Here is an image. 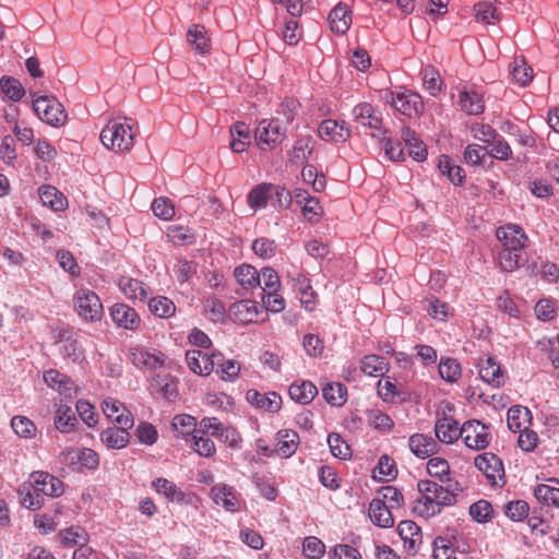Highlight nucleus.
Masks as SVG:
<instances>
[{
    "label": "nucleus",
    "instance_id": "f257e3e1",
    "mask_svg": "<svg viewBox=\"0 0 559 559\" xmlns=\"http://www.w3.org/2000/svg\"><path fill=\"white\" fill-rule=\"evenodd\" d=\"M417 487L421 498L416 501L414 510L420 516H435L441 512L443 507L452 506L456 501L453 491L436 481L419 480Z\"/></svg>",
    "mask_w": 559,
    "mask_h": 559
},
{
    "label": "nucleus",
    "instance_id": "f03ea898",
    "mask_svg": "<svg viewBox=\"0 0 559 559\" xmlns=\"http://www.w3.org/2000/svg\"><path fill=\"white\" fill-rule=\"evenodd\" d=\"M134 135L127 121L110 120L100 132V141L107 148L124 153L133 146Z\"/></svg>",
    "mask_w": 559,
    "mask_h": 559
},
{
    "label": "nucleus",
    "instance_id": "7ed1b4c3",
    "mask_svg": "<svg viewBox=\"0 0 559 559\" xmlns=\"http://www.w3.org/2000/svg\"><path fill=\"white\" fill-rule=\"evenodd\" d=\"M33 109L41 121L52 127L63 126L68 118L62 104L52 96L37 97L33 102Z\"/></svg>",
    "mask_w": 559,
    "mask_h": 559
},
{
    "label": "nucleus",
    "instance_id": "20e7f679",
    "mask_svg": "<svg viewBox=\"0 0 559 559\" xmlns=\"http://www.w3.org/2000/svg\"><path fill=\"white\" fill-rule=\"evenodd\" d=\"M74 306L78 314L86 321H98L103 316V305L99 297L92 290L81 289L74 295Z\"/></svg>",
    "mask_w": 559,
    "mask_h": 559
},
{
    "label": "nucleus",
    "instance_id": "39448f33",
    "mask_svg": "<svg viewBox=\"0 0 559 559\" xmlns=\"http://www.w3.org/2000/svg\"><path fill=\"white\" fill-rule=\"evenodd\" d=\"M461 438H463L466 447L476 451L487 448L491 440L489 428L476 419L463 424Z\"/></svg>",
    "mask_w": 559,
    "mask_h": 559
},
{
    "label": "nucleus",
    "instance_id": "423d86ee",
    "mask_svg": "<svg viewBox=\"0 0 559 559\" xmlns=\"http://www.w3.org/2000/svg\"><path fill=\"white\" fill-rule=\"evenodd\" d=\"M397 111L407 117H417L424 111V103L417 93L391 92L386 99Z\"/></svg>",
    "mask_w": 559,
    "mask_h": 559
},
{
    "label": "nucleus",
    "instance_id": "0eeeda50",
    "mask_svg": "<svg viewBox=\"0 0 559 559\" xmlns=\"http://www.w3.org/2000/svg\"><path fill=\"white\" fill-rule=\"evenodd\" d=\"M254 138L258 145L275 146L285 139V130H283L278 118L272 120H262L255 129Z\"/></svg>",
    "mask_w": 559,
    "mask_h": 559
},
{
    "label": "nucleus",
    "instance_id": "6e6552de",
    "mask_svg": "<svg viewBox=\"0 0 559 559\" xmlns=\"http://www.w3.org/2000/svg\"><path fill=\"white\" fill-rule=\"evenodd\" d=\"M222 360L221 353L207 355L199 349L187 350L186 361L189 369L199 376H209L215 369V364Z\"/></svg>",
    "mask_w": 559,
    "mask_h": 559
},
{
    "label": "nucleus",
    "instance_id": "1a4fd4ad",
    "mask_svg": "<svg viewBox=\"0 0 559 559\" xmlns=\"http://www.w3.org/2000/svg\"><path fill=\"white\" fill-rule=\"evenodd\" d=\"M475 466L484 473L492 485L497 484V479H503L504 477L502 461L491 452L477 455L475 457Z\"/></svg>",
    "mask_w": 559,
    "mask_h": 559
},
{
    "label": "nucleus",
    "instance_id": "9d476101",
    "mask_svg": "<svg viewBox=\"0 0 559 559\" xmlns=\"http://www.w3.org/2000/svg\"><path fill=\"white\" fill-rule=\"evenodd\" d=\"M29 480L34 484L35 491L49 497H59L63 493V483L47 472H33Z\"/></svg>",
    "mask_w": 559,
    "mask_h": 559
},
{
    "label": "nucleus",
    "instance_id": "9b49d317",
    "mask_svg": "<svg viewBox=\"0 0 559 559\" xmlns=\"http://www.w3.org/2000/svg\"><path fill=\"white\" fill-rule=\"evenodd\" d=\"M497 239L501 242L502 249L522 251L527 237L519 225H507L499 227L496 233Z\"/></svg>",
    "mask_w": 559,
    "mask_h": 559
},
{
    "label": "nucleus",
    "instance_id": "f8f14e48",
    "mask_svg": "<svg viewBox=\"0 0 559 559\" xmlns=\"http://www.w3.org/2000/svg\"><path fill=\"white\" fill-rule=\"evenodd\" d=\"M103 412L107 418L118 426H133V416L131 412L116 399L107 397L104 400Z\"/></svg>",
    "mask_w": 559,
    "mask_h": 559
},
{
    "label": "nucleus",
    "instance_id": "ddd939ff",
    "mask_svg": "<svg viewBox=\"0 0 559 559\" xmlns=\"http://www.w3.org/2000/svg\"><path fill=\"white\" fill-rule=\"evenodd\" d=\"M246 400L258 409L276 413L281 409L282 397L276 392L260 393L254 389H250L246 393Z\"/></svg>",
    "mask_w": 559,
    "mask_h": 559
},
{
    "label": "nucleus",
    "instance_id": "4468645a",
    "mask_svg": "<svg viewBox=\"0 0 559 559\" xmlns=\"http://www.w3.org/2000/svg\"><path fill=\"white\" fill-rule=\"evenodd\" d=\"M211 497L217 506H222L226 511L236 512L240 509V499L230 486L225 484L214 485L211 489Z\"/></svg>",
    "mask_w": 559,
    "mask_h": 559
},
{
    "label": "nucleus",
    "instance_id": "2eb2a0df",
    "mask_svg": "<svg viewBox=\"0 0 559 559\" xmlns=\"http://www.w3.org/2000/svg\"><path fill=\"white\" fill-rule=\"evenodd\" d=\"M43 379L49 388L56 390L66 397H72L76 393V388L73 381L57 369H49L45 371Z\"/></svg>",
    "mask_w": 559,
    "mask_h": 559
},
{
    "label": "nucleus",
    "instance_id": "dca6fc26",
    "mask_svg": "<svg viewBox=\"0 0 559 559\" xmlns=\"http://www.w3.org/2000/svg\"><path fill=\"white\" fill-rule=\"evenodd\" d=\"M110 316L114 322L127 330H135L141 322L136 311L128 305L116 304L110 308Z\"/></svg>",
    "mask_w": 559,
    "mask_h": 559
},
{
    "label": "nucleus",
    "instance_id": "f3484780",
    "mask_svg": "<svg viewBox=\"0 0 559 559\" xmlns=\"http://www.w3.org/2000/svg\"><path fill=\"white\" fill-rule=\"evenodd\" d=\"M259 314L258 304L253 300H240L229 308V317L233 321L248 324L254 322Z\"/></svg>",
    "mask_w": 559,
    "mask_h": 559
},
{
    "label": "nucleus",
    "instance_id": "a211bd4d",
    "mask_svg": "<svg viewBox=\"0 0 559 559\" xmlns=\"http://www.w3.org/2000/svg\"><path fill=\"white\" fill-rule=\"evenodd\" d=\"M477 366L479 377L483 381L493 388H499L503 384L502 370L493 357L480 359Z\"/></svg>",
    "mask_w": 559,
    "mask_h": 559
},
{
    "label": "nucleus",
    "instance_id": "6ab92c4d",
    "mask_svg": "<svg viewBox=\"0 0 559 559\" xmlns=\"http://www.w3.org/2000/svg\"><path fill=\"white\" fill-rule=\"evenodd\" d=\"M408 445L414 455L426 459L438 452V442L430 436L415 433L409 437Z\"/></svg>",
    "mask_w": 559,
    "mask_h": 559
},
{
    "label": "nucleus",
    "instance_id": "aec40b11",
    "mask_svg": "<svg viewBox=\"0 0 559 559\" xmlns=\"http://www.w3.org/2000/svg\"><path fill=\"white\" fill-rule=\"evenodd\" d=\"M318 132L322 140L333 141L336 143L345 142L350 135V131L344 122L338 123L336 120L332 119L322 121Z\"/></svg>",
    "mask_w": 559,
    "mask_h": 559
},
{
    "label": "nucleus",
    "instance_id": "412c9836",
    "mask_svg": "<svg viewBox=\"0 0 559 559\" xmlns=\"http://www.w3.org/2000/svg\"><path fill=\"white\" fill-rule=\"evenodd\" d=\"M369 518L374 525L383 528L392 527L394 525L392 509L384 504V500H371L369 504Z\"/></svg>",
    "mask_w": 559,
    "mask_h": 559
},
{
    "label": "nucleus",
    "instance_id": "4be33fe9",
    "mask_svg": "<svg viewBox=\"0 0 559 559\" xmlns=\"http://www.w3.org/2000/svg\"><path fill=\"white\" fill-rule=\"evenodd\" d=\"M435 432L438 440L447 444L455 442L461 437V428H459L457 421L451 417L438 419Z\"/></svg>",
    "mask_w": 559,
    "mask_h": 559
},
{
    "label": "nucleus",
    "instance_id": "5701e85b",
    "mask_svg": "<svg viewBox=\"0 0 559 559\" xmlns=\"http://www.w3.org/2000/svg\"><path fill=\"white\" fill-rule=\"evenodd\" d=\"M397 531L404 540V546L409 551L416 552L423 539L420 527L413 521H402Z\"/></svg>",
    "mask_w": 559,
    "mask_h": 559
},
{
    "label": "nucleus",
    "instance_id": "b1692460",
    "mask_svg": "<svg viewBox=\"0 0 559 559\" xmlns=\"http://www.w3.org/2000/svg\"><path fill=\"white\" fill-rule=\"evenodd\" d=\"M129 428L127 426L109 427L100 433V440L108 449H122L130 441Z\"/></svg>",
    "mask_w": 559,
    "mask_h": 559
},
{
    "label": "nucleus",
    "instance_id": "393cba45",
    "mask_svg": "<svg viewBox=\"0 0 559 559\" xmlns=\"http://www.w3.org/2000/svg\"><path fill=\"white\" fill-rule=\"evenodd\" d=\"M298 443L299 436L295 430H280L276 433V454L282 457H289L296 452Z\"/></svg>",
    "mask_w": 559,
    "mask_h": 559
},
{
    "label": "nucleus",
    "instance_id": "a878e982",
    "mask_svg": "<svg viewBox=\"0 0 559 559\" xmlns=\"http://www.w3.org/2000/svg\"><path fill=\"white\" fill-rule=\"evenodd\" d=\"M329 23L332 32L345 34L352 24V15L348 7L342 2L335 5L329 14Z\"/></svg>",
    "mask_w": 559,
    "mask_h": 559
},
{
    "label": "nucleus",
    "instance_id": "bb28decb",
    "mask_svg": "<svg viewBox=\"0 0 559 559\" xmlns=\"http://www.w3.org/2000/svg\"><path fill=\"white\" fill-rule=\"evenodd\" d=\"M353 116L357 122H360L364 127L379 130L382 124L380 115L374 108L367 103L357 105L353 109Z\"/></svg>",
    "mask_w": 559,
    "mask_h": 559
},
{
    "label": "nucleus",
    "instance_id": "cd10ccee",
    "mask_svg": "<svg viewBox=\"0 0 559 559\" xmlns=\"http://www.w3.org/2000/svg\"><path fill=\"white\" fill-rule=\"evenodd\" d=\"M129 360L139 369L153 370L162 366V360L154 354L140 347L129 349Z\"/></svg>",
    "mask_w": 559,
    "mask_h": 559
},
{
    "label": "nucleus",
    "instance_id": "c85d7f7f",
    "mask_svg": "<svg viewBox=\"0 0 559 559\" xmlns=\"http://www.w3.org/2000/svg\"><path fill=\"white\" fill-rule=\"evenodd\" d=\"M119 288L131 300L144 301L147 297V289L143 282L122 276L119 280Z\"/></svg>",
    "mask_w": 559,
    "mask_h": 559
},
{
    "label": "nucleus",
    "instance_id": "c756f323",
    "mask_svg": "<svg viewBox=\"0 0 559 559\" xmlns=\"http://www.w3.org/2000/svg\"><path fill=\"white\" fill-rule=\"evenodd\" d=\"M39 197L44 205L53 211H63L68 205L67 198L52 186L39 188Z\"/></svg>",
    "mask_w": 559,
    "mask_h": 559
},
{
    "label": "nucleus",
    "instance_id": "7c9ffc66",
    "mask_svg": "<svg viewBox=\"0 0 559 559\" xmlns=\"http://www.w3.org/2000/svg\"><path fill=\"white\" fill-rule=\"evenodd\" d=\"M230 148L236 153L245 152L250 144V130L245 122H236L230 128Z\"/></svg>",
    "mask_w": 559,
    "mask_h": 559
},
{
    "label": "nucleus",
    "instance_id": "2f4dec72",
    "mask_svg": "<svg viewBox=\"0 0 559 559\" xmlns=\"http://www.w3.org/2000/svg\"><path fill=\"white\" fill-rule=\"evenodd\" d=\"M234 275L243 289H252L261 285L260 274L250 264L237 266Z\"/></svg>",
    "mask_w": 559,
    "mask_h": 559
},
{
    "label": "nucleus",
    "instance_id": "473e14b6",
    "mask_svg": "<svg viewBox=\"0 0 559 559\" xmlns=\"http://www.w3.org/2000/svg\"><path fill=\"white\" fill-rule=\"evenodd\" d=\"M78 419L72 408L66 404H60L55 416L56 428L62 433H68L74 429Z\"/></svg>",
    "mask_w": 559,
    "mask_h": 559
},
{
    "label": "nucleus",
    "instance_id": "72a5a7b5",
    "mask_svg": "<svg viewBox=\"0 0 559 559\" xmlns=\"http://www.w3.org/2000/svg\"><path fill=\"white\" fill-rule=\"evenodd\" d=\"M318 394L317 386L310 381L293 383L289 386V396L300 404H309Z\"/></svg>",
    "mask_w": 559,
    "mask_h": 559
},
{
    "label": "nucleus",
    "instance_id": "f704fd0d",
    "mask_svg": "<svg viewBox=\"0 0 559 559\" xmlns=\"http://www.w3.org/2000/svg\"><path fill=\"white\" fill-rule=\"evenodd\" d=\"M22 506L29 510H37L43 506V496L35 491L34 484L31 480L22 484L17 490Z\"/></svg>",
    "mask_w": 559,
    "mask_h": 559
},
{
    "label": "nucleus",
    "instance_id": "c9c22d12",
    "mask_svg": "<svg viewBox=\"0 0 559 559\" xmlns=\"http://www.w3.org/2000/svg\"><path fill=\"white\" fill-rule=\"evenodd\" d=\"M153 488L165 496L169 501L181 503L185 501V492L177 485L166 478H157L153 481Z\"/></svg>",
    "mask_w": 559,
    "mask_h": 559
},
{
    "label": "nucleus",
    "instance_id": "e433bc0d",
    "mask_svg": "<svg viewBox=\"0 0 559 559\" xmlns=\"http://www.w3.org/2000/svg\"><path fill=\"white\" fill-rule=\"evenodd\" d=\"M388 361L378 355H368L361 361V371L371 377H382L388 371Z\"/></svg>",
    "mask_w": 559,
    "mask_h": 559
},
{
    "label": "nucleus",
    "instance_id": "4c0bfd02",
    "mask_svg": "<svg viewBox=\"0 0 559 559\" xmlns=\"http://www.w3.org/2000/svg\"><path fill=\"white\" fill-rule=\"evenodd\" d=\"M462 110L469 115H478L484 111V103L481 96L474 92H462L459 99Z\"/></svg>",
    "mask_w": 559,
    "mask_h": 559
},
{
    "label": "nucleus",
    "instance_id": "58836bf2",
    "mask_svg": "<svg viewBox=\"0 0 559 559\" xmlns=\"http://www.w3.org/2000/svg\"><path fill=\"white\" fill-rule=\"evenodd\" d=\"M1 93L13 102H19L25 94V90L19 80L3 75L0 79Z\"/></svg>",
    "mask_w": 559,
    "mask_h": 559
},
{
    "label": "nucleus",
    "instance_id": "ea45409f",
    "mask_svg": "<svg viewBox=\"0 0 559 559\" xmlns=\"http://www.w3.org/2000/svg\"><path fill=\"white\" fill-rule=\"evenodd\" d=\"M531 412L523 406H512L508 411L507 424L510 430L521 431L522 427L530 420Z\"/></svg>",
    "mask_w": 559,
    "mask_h": 559
},
{
    "label": "nucleus",
    "instance_id": "a19ab883",
    "mask_svg": "<svg viewBox=\"0 0 559 559\" xmlns=\"http://www.w3.org/2000/svg\"><path fill=\"white\" fill-rule=\"evenodd\" d=\"M324 400L333 406H342L346 401L347 389L342 383H328L322 389Z\"/></svg>",
    "mask_w": 559,
    "mask_h": 559
},
{
    "label": "nucleus",
    "instance_id": "79ce46f5",
    "mask_svg": "<svg viewBox=\"0 0 559 559\" xmlns=\"http://www.w3.org/2000/svg\"><path fill=\"white\" fill-rule=\"evenodd\" d=\"M313 140L311 136L298 139L292 150L290 160L295 164L304 163L312 153Z\"/></svg>",
    "mask_w": 559,
    "mask_h": 559
},
{
    "label": "nucleus",
    "instance_id": "37998d69",
    "mask_svg": "<svg viewBox=\"0 0 559 559\" xmlns=\"http://www.w3.org/2000/svg\"><path fill=\"white\" fill-rule=\"evenodd\" d=\"M61 543L67 547L75 545L85 546L87 533L81 526H71L59 533Z\"/></svg>",
    "mask_w": 559,
    "mask_h": 559
},
{
    "label": "nucleus",
    "instance_id": "c03bdc74",
    "mask_svg": "<svg viewBox=\"0 0 559 559\" xmlns=\"http://www.w3.org/2000/svg\"><path fill=\"white\" fill-rule=\"evenodd\" d=\"M148 308L158 318H169L176 311L175 304L167 297H154L148 302Z\"/></svg>",
    "mask_w": 559,
    "mask_h": 559
},
{
    "label": "nucleus",
    "instance_id": "a18cd8bd",
    "mask_svg": "<svg viewBox=\"0 0 559 559\" xmlns=\"http://www.w3.org/2000/svg\"><path fill=\"white\" fill-rule=\"evenodd\" d=\"M511 67V73L516 83L524 86L532 81L533 69L526 63L524 58H515Z\"/></svg>",
    "mask_w": 559,
    "mask_h": 559
},
{
    "label": "nucleus",
    "instance_id": "49530a36",
    "mask_svg": "<svg viewBox=\"0 0 559 559\" xmlns=\"http://www.w3.org/2000/svg\"><path fill=\"white\" fill-rule=\"evenodd\" d=\"M272 185H260L253 188L248 194V204L251 209L265 207L271 197Z\"/></svg>",
    "mask_w": 559,
    "mask_h": 559
},
{
    "label": "nucleus",
    "instance_id": "de8ad7c7",
    "mask_svg": "<svg viewBox=\"0 0 559 559\" xmlns=\"http://www.w3.org/2000/svg\"><path fill=\"white\" fill-rule=\"evenodd\" d=\"M11 427L14 430V432L21 438L31 439L36 436L37 428L35 424L25 416L12 417Z\"/></svg>",
    "mask_w": 559,
    "mask_h": 559
},
{
    "label": "nucleus",
    "instance_id": "09e8293b",
    "mask_svg": "<svg viewBox=\"0 0 559 559\" xmlns=\"http://www.w3.org/2000/svg\"><path fill=\"white\" fill-rule=\"evenodd\" d=\"M187 37L189 44L192 45L199 52L205 53L209 51V39L203 26L193 25L191 28H189Z\"/></svg>",
    "mask_w": 559,
    "mask_h": 559
},
{
    "label": "nucleus",
    "instance_id": "8fccbe9b",
    "mask_svg": "<svg viewBox=\"0 0 559 559\" xmlns=\"http://www.w3.org/2000/svg\"><path fill=\"white\" fill-rule=\"evenodd\" d=\"M522 251L510 249H502L499 253L500 266L506 272H512L518 269L522 263Z\"/></svg>",
    "mask_w": 559,
    "mask_h": 559
},
{
    "label": "nucleus",
    "instance_id": "3c124183",
    "mask_svg": "<svg viewBox=\"0 0 559 559\" xmlns=\"http://www.w3.org/2000/svg\"><path fill=\"white\" fill-rule=\"evenodd\" d=\"M427 472L431 477L440 481L450 480V465L448 461L441 457H431L427 463Z\"/></svg>",
    "mask_w": 559,
    "mask_h": 559
},
{
    "label": "nucleus",
    "instance_id": "603ef678",
    "mask_svg": "<svg viewBox=\"0 0 559 559\" xmlns=\"http://www.w3.org/2000/svg\"><path fill=\"white\" fill-rule=\"evenodd\" d=\"M493 0H484L474 5L477 21L490 24V20L499 21V13L492 4Z\"/></svg>",
    "mask_w": 559,
    "mask_h": 559
},
{
    "label": "nucleus",
    "instance_id": "864d4df0",
    "mask_svg": "<svg viewBox=\"0 0 559 559\" xmlns=\"http://www.w3.org/2000/svg\"><path fill=\"white\" fill-rule=\"evenodd\" d=\"M423 82L427 92L431 96H437L441 92L442 81L438 71L432 67H427L423 70Z\"/></svg>",
    "mask_w": 559,
    "mask_h": 559
},
{
    "label": "nucleus",
    "instance_id": "5fc2aeb1",
    "mask_svg": "<svg viewBox=\"0 0 559 559\" xmlns=\"http://www.w3.org/2000/svg\"><path fill=\"white\" fill-rule=\"evenodd\" d=\"M328 443L331 453L338 459L346 460L352 455L349 445L343 440V438L335 432H332L328 437Z\"/></svg>",
    "mask_w": 559,
    "mask_h": 559
},
{
    "label": "nucleus",
    "instance_id": "6e6d98bb",
    "mask_svg": "<svg viewBox=\"0 0 559 559\" xmlns=\"http://www.w3.org/2000/svg\"><path fill=\"white\" fill-rule=\"evenodd\" d=\"M214 370L223 380H234L239 374L240 365L234 359L225 360L222 355V360L218 364H215Z\"/></svg>",
    "mask_w": 559,
    "mask_h": 559
},
{
    "label": "nucleus",
    "instance_id": "4d7b16f0",
    "mask_svg": "<svg viewBox=\"0 0 559 559\" xmlns=\"http://www.w3.org/2000/svg\"><path fill=\"white\" fill-rule=\"evenodd\" d=\"M492 507L486 500H478L469 507L471 516L478 523H487L492 518Z\"/></svg>",
    "mask_w": 559,
    "mask_h": 559
},
{
    "label": "nucleus",
    "instance_id": "13d9d810",
    "mask_svg": "<svg viewBox=\"0 0 559 559\" xmlns=\"http://www.w3.org/2000/svg\"><path fill=\"white\" fill-rule=\"evenodd\" d=\"M439 374L448 382H455L461 374V366L455 359H442L439 364Z\"/></svg>",
    "mask_w": 559,
    "mask_h": 559
},
{
    "label": "nucleus",
    "instance_id": "bf43d9fd",
    "mask_svg": "<svg viewBox=\"0 0 559 559\" xmlns=\"http://www.w3.org/2000/svg\"><path fill=\"white\" fill-rule=\"evenodd\" d=\"M534 495L537 500L559 508V488L540 484L535 488Z\"/></svg>",
    "mask_w": 559,
    "mask_h": 559
},
{
    "label": "nucleus",
    "instance_id": "052dcab7",
    "mask_svg": "<svg viewBox=\"0 0 559 559\" xmlns=\"http://www.w3.org/2000/svg\"><path fill=\"white\" fill-rule=\"evenodd\" d=\"M490 148L487 150V155H490L500 160H508L512 155V150L508 142L500 135H498L490 144Z\"/></svg>",
    "mask_w": 559,
    "mask_h": 559
},
{
    "label": "nucleus",
    "instance_id": "680f3d73",
    "mask_svg": "<svg viewBox=\"0 0 559 559\" xmlns=\"http://www.w3.org/2000/svg\"><path fill=\"white\" fill-rule=\"evenodd\" d=\"M379 495L381 498L380 500H384V504H386L390 509H399L403 501V495L402 492L393 487V486H384L379 490Z\"/></svg>",
    "mask_w": 559,
    "mask_h": 559
},
{
    "label": "nucleus",
    "instance_id": "e2e57ef3",
    "mask_svg": "<svg viewBox=\"0 0 559 559\" xmlns=\"http://www.w3.org/2000/svg\"><path fill=\"white\" fill-rule=\"evenodd\" d=\"M59 352L64 358H69L73 362L80 361L83 358V350L79 346L76 333L59 346Z\"/></svg>",
    "mask_w": 559,
    "mask_h": 559
},
{
    "label": "nucleus",
    "instance_id": "0e129e2a",
    "mask_svg": "<svg viewBox=\"0 0 559 559\" xmlns=\"http://www.w3.org/2000/svg\"><path fill=\"white\" fill-rule=\"evenodd\" d=\"M152 211L155 216L169 221L175 215L174 204L167 198H157L152 203Z\"/></svg>",
    "mask_w": 559,
    "mask_h": 559
},
{
    "label": "nucleus",
    "instance_id": "69168bd1",
    "mask_svg": "<svg viewBox=\"0 0 559 559\" xmlns=\"http://www.w3.org/2000/svg\"><path fill=\"white\" fill-rule=\"evenodd\" d=\"M225 428L216 417H204L200 420L198 433H206L219 439Z\"/></svg>",
    "mask_w": 559,
    "mask_h": 559
},
{
    "label": "nucleus",
    "instance_id": "338daca9",
    "mask_svg": "<svg viewBox=\"0 0 559 559\" xmlns=\"http://www.w3.org/2000/svg\"><path fill=\"white\" fill-rule=\"evenodd\" d=\"M259 274L261 278L260 287L262 288V293H265L266 289L270 292H277L281 286V281L275 270L272 267H263Z\"/></svg>",
    "mask_w": 559,
    "mask_h": 559
},
{
    "label": "nucleus",
    "instance_id": "774afa93",
    "mask_svg": "<svg viewBox=\"0 0 559 559\" xmlns=\"http://www.w3.org/2000/svg\"><path fill=\"white\" fill-rule=\"evenodd\" d=\"M252 250L262 259H270L275 254V241L269 238H258L252 243Z\"/></svg>",
    "mask_w": 559,
    "mask_h": 559
}]
</instances>
